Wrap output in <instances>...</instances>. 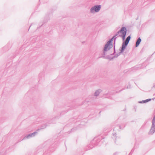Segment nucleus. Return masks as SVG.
I'll return each instance as SVG.
<instances>
[{"label": "nucleus", "mask_w": 155, "mask_h": 155, "mask_svg": "<svg viewBox=\"0 0 155 155\" xmlns=\"http://www.w3.org/2000/svg\"><path fill=\"white\" fill-rule=\"evenodd\" d=\"M117 33L119 34L120 33L119 36L121 37L123 40H124L125 38V36L127 33V29L125 27H122L120 30Z\"/></svg>", "instance_id": "f257e3e1"}, {"label": "nucleus", "mask_w": 155, "mask_h": 155, "mask_svg": "<svg viewBox=\"0 0 155 155\" xmlns=\"http://www.w3.org/2000/svg\"><path fill=\"white\" fill-rule=\"evenodd\" d=\"M113 38L109 41L107 44L105 45L104 50L105 51H107L109 50L110 48L112 47V45L111 43L112 41H113Z\"/></svg>", "instance_id": "f03ea898"}, {"label": "nucleus", "mask_w": 155, "mask_h": 155, "mask_svg": "<svg viewBox=\"0 0 155 155\" xmlns=\"http://www.w3.org/2000/svg\"><path fill=\"white\" fill-rule=\"evenodd\" d=\"M130 39V36H129L128 37L126 38L125 41L124 43H123L122 46V50H124L125 48L127 46V45L129 43V42Z\"/></svg>", "instance_id": "7ed1b4c3"}, {"label": "nucleus", "mask_w": 155, "mask_h": 155, "mask_svg": "<svg viewBox=\"0 0 155 155\" xmlns=\"http://www.w3.org/2000/svg\"><path fill=\"white\" fill-rule=\"evenodd\" d=\"M141 41V38H139L137 40L135 46L136 47H138L139 46Z\"/></svg>", "instance_id": "20e7f679"}, {"label": "nucleus", "mask_w": 155, "mask_h": 155, "mask_svg": "<svg viewBox=\"0 0 155 155\" xmlns=\"http://www.w3.org/2000/svg\"><path fill=\"white\" fill-rule=\"evenodd\" d=\"M91 11L92 12H94L97 11V6H95L94 8H92L91 9Z\"/></svg>", "instance_id": "39448f33"}, {"label": "nucleus", "mask_w": 155, "mask_h": 155, "mask_svg": "<svg viewBox=\"0 0 155 155\" xmlns=\"http://www.w3.org/2000/svg\"><path fill=\"white\" fill-rule=\"evenodd\" d=\"M101 8V7L100 6H97V12L100 10Z\"/></svg>", "instance_id": "423d86ee"}]
</instances>
